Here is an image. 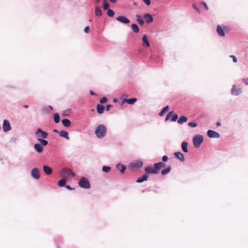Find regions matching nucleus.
<instances>
[{"label":"nucleus","instance_id":"f257e3e1","mask_svg":"<svg viewBox=\"0 0 248 248\" xmlns=\"http://www.w3.org/2000/svg\"><path fill=\"white\" fill-rule=\"evenodd\" d=\"M107 133V128L104 124H99L95 131V134L98 138H103L104 137Z\"/></svg>","mask_w":248,"mask_h":248},{"label":"nucleus","instance_id":"f03ea898","mask_svg":"<svg viewBox=\"0 0 248 248\" xmlns=\"http://www.w3.org/2000/svg\"><path fill=\"white\" fill-rule=\"evenodd\" d=\"M203 140L202 135H196L193 139V145L195 148H197L200 146Z\"/></svg>","mask_w":248,"mask_h":248},{"label":"nucleus","instance_id":"7ed1b4c3","mask_svg":"<svg viewBox=\"0 0 248 248\" xmlns=\"http://www.w3.org/2000/svg\"><path fill=\"white\" fill-rule=\"evenodd\" d=\"M61 176L66 177L71 175V176H75V173L69 168H64L61 170Z\"/></svg>","mask_w":248,"mask_h":248},{"label":"nucleus","instance_id":"20e7f679","mask_svg":"<svg viewBox=\"0 0 248 248\" xmlns=\"http://www.w3.org/2000/svg\"><path fill=\"white\" fill-rule=\"evenodd\" d=\"M78 185L80 187L83 188H89L90 187V185L88 180L83 177L78 182Z\"/></svg>","mask_w":248,"mask_h":248},{"label":"nucleus","instance_id":"39448f33","mask_svg":"<svg viewBox=\"0 0 248 248\" xmlns=\"http://www.w3.org/2000/svg\"><path fill=\"white\" fill-rule=\"evenodd\" d=\"M37 139H46L47 137L48 133L43 131L41 128H38L35 133Z\"/></svg>","mask_w":248,"mask_h":248},{"label":"nucleus","instance_id":"423d86ee","mask_svg":"<svg viewBox=\"0 0 248 248\" xmlns=\"http://www.w3.org/2000/svg\"><path fill=\"white\" fill-rule=\"evenodd\" d=\"M207 134L210 138H219L220 137V134L218 132L212 130H208Z\"/></svg>","mask_w":248,"mask_h":248},{"label":"nucleus","instance_id":"0eeeda50","mask_svg":"<svg viewBox=\"0 0 248 248\" xmlns=\"http://www.w3.org/2000/svg\"><path fill=\"white\" fill-rule=\"evenodd\" d=\"M31 176L35 179H38L40 177L39 169L37 168H33L31 171Z\"/></svg>","mask_w":248,"mask_h":248},{"label":"nucleus","instance_id":"6e6552de","mask_svg":"<svg viewBox=\"0 0 248 248\" xmlns=\"http://www.w3.org/2000/svg\"><path fill=\"white\" fill-rule=\"evenodd\" d=\"M242 93V89L240 88H236L235 85L232 86L231 93L233 95H238Z\"/></svg>","mask_w":248,"mask_h":248},{"label":"nucleus","instance_id":"1a4fd4ad","mask_svg":"<svg viewBox=\"0 0 248 248\" xmlns=\"http://www.w3.org/2000/svg\"><path fill=\"white\" fill-rule=\"evenodd\" d=\"M142 46L145 48L149 47L150 46L149 40L147 35L146 34L144 35L142 37Z\"/></svg>","mask_w":248,"mask_h":248},{"label":"nucleus","instance_id":"9d476101","mask_svg":"<svg viewBox=\"0 0 248 248\" xmlns=\"http://www.w3.org/2000/svg\"><path fill=\"white\" fill-rule=\"evenodd\" d=\"M2 129L4 132H7L11 130V127L8 121L4 120L3 122Z\"/></svg>","mask_w":248,"mask_h":248},{"label":"nucleus","instance_id":"9b49d317","mask_svg":"<svg viewBox=\"0 0 248 248\" xmlns=\"http://www.w3.org/2000/svg\"><path fill=\"white\" fill-rule=\"evenodd\" d=\"M143 165V163L140 160H137L130 164V167L131 168H139Z\"/></svg>","mask_w":248,"mask_h":248},{"label":"nucleus","instance_id":"f8f14e48","mask_svg":"<svg viewBox=\"0 0 248 248\" xmlns=\"http://www.w3.org/2000/svg\"><path fill=\"white\" fill-rule=\"evenodd\" d=\"M116 20L125 24H127L130 22V20L124 16H119L116 18Z\"/></svg>","mask_w":248,"mask_h":248},{"label":"nucleus","instance_id":"ddd939ff","mask_svg":"<svg viewBox=\"0 0 248 248\" xmlns=\"http://www.w3.org/2000/svg\"><path fill=\"white\" fill-rule=\"evenodd\" d=\"M174 155L176 157H177L178 159H179L181 161H184L185 160V158L184 155L180 152H177L174 153Z\"/></svg>","mask_w":248,"mask_h":248},{"label":"nucleus","instance_id":"4468645a","mask_svg":"<svg viewBox=\"0 0 248 248\" xmlns=\"http://www.w3.org/2000/svg\"><path fill=\"white\" fill-rule=\"evenodd\" d=\"M43 170H44V172L46 175H50L52 172V169L47 166H43Z\"/></svg>","mask_w":248,"mask_h":248},{"label":"nucleus","instance_id":"2eb2a0df","mask_svg":"<svg viewBox=\"0 0 248 248\" xmlns=\"http://www.w3.org/2000/svg\"><path fill=\"white\" fill-rule=\"evenodd\" d=\"M154 166H155V164H154ZM145 171L147 173H155V167H147L145 168Z\"/></svg>","mask_w":248,"mask_h":248},{"label":"nucleus","instance_id":"dca6fc26","mask_svg":"<svg viewBox=\"0 0 248 248\" xmlns=\"http://www.w3.org/2000/svg\"><path fill=\"white\" fill-rule=\"evenodd\" d=\"M34 148L35 151L39 153H42L43 151V147L39 143L35 144L34 146Z\"/></svg>","mask_w":248,"mask_h":248},{"label":"nucleus","instance_id":"f3484780","mask_svg":"<svg viewBox=\"0 0 248 248\" xmlns=\"http://www.w3.org/2000/svg\"><path fill=\"white\" fill-rule=\"evenodd\" d=\"M149 177V175L146 173L144 174L142 177L138 178L137 180V183H141L144 181H146Z\"/></svg>","mask_w":248,"mask_h":248},{"label":"nucleus","instance_id":"a211bd4d","mask_svg":"<svg viewBox=\"0 0 248 248\" xmlns=\"http://www.w3.org/2000/svg\"><path fill=\"white\" fill-rule=\"evenodd\" d=\"M144 18L147 23H150L153 20L152 16L149 14H146L144 16Z\"/></svg>","mask_w":248,"mask_h":248},{"label":"nucleus","instance_id":"6ab92c4d","mask_svg":"<svg viewBox=\"0 0 248 248\" xmlns=\"http://www.w3.org/2000/svg\"><path fill=\"white\" fill-rule=\"evenodd\" d=\"M165 166V164L163 162L156 163V173L159 172V170L161 168L164 167Z\"/></svg>","mask_w":248,"mask_h":248},{"label":"nucleus","instance_id":"aec40b11","mask_svg":"<svg viewBox=\"0 0 248 248\" xmlns=\"http://www.w3.org/2000/svg\"><path fill=\"white\" fill-rule=\"evenodd\" d=\"M217 31L219 35H220L221 36H225L224 31L222 29V28L219 25L217 26Z\"/></svg>","mask_w":248,"mask_h":248},{"label":"nucleus","instance_id":"412c9836","mask_svg":"<svg viewBox=\"0 0 248 248\" xmlns=\"http://www.w3.org/2000/svg\"><path fill=\"white\" fill-rule=\"evenodd\" d=\"M187 145H188V143L186 141L182 142V144H181L182 149L183 151V152H184L185 153L188 152Z\"/></svg>","mask_w":248,"mask_h":248},{"label":"nucleus","instance_id":"4be33fe9","mask_svg":"<svg viewBox=\"0 0 248 248\" xmlns=\"http://www.w3.org/2000/svg\"><path fill=\"white\" fill-rule=\"evenodd\" d=\"M59 134L61 137H63L67 140H68L69 139L68 137V133L66 131L61 130L59 132Z\"/></svg>","mask_w":248,"mask_h":248},{"label":"nucleus","instance_id":"5701e85b","mask_svg":"<svg viewBox=\"0 0 248 248\" xmlns=\"http://www.w3.org/2000/svg\"><path fill=\"white\" fill-rule=\"evenodd\" d=\"M62 124L65 127H69L71 125V122L70 120L67 119H64L62 120Z\"/></svg>","mask_w":248,"mask_h":248},{"label":"nucleus","instance_id":"b1692460","mask_svg":"<svg viewBox=\"0 0 248 248\" xmlns=\"http://www.w3.org/2000/svg\"><path fill=\"white\" fill-rule=\"evenodd\" d=\"M105 108L104 106L100 104L97 105V111L99 114H102L104 111Z\"/></svg>","mask_w":248,"mask_h":248},{"label":"nucleus","instance_id":"393cba45","mask_svg":"<svg viewBox=\"0 0 248 248\" xmlns=\"http://www.w3.org/2000/svg\"><path fill=\"white\" fill-rule=\"evenodd\" d=\"M116 167L122 173H123L126 169V167L121 164H117Z\"/></svg>","mask_w":248,"mask_h":248},{"label":"nucleus","instance_id":"a878e982","mask_svg":"<svg viewBox=\"0 0 248 248\" xmlns=\"http://www.w3.org/2000/svg\"><path fill=\"white\" fill-rule=\"evenodd\" d=\"M187 120V118L185 116H181L180 117V118L178 120L177 122L179 124H182L186 122Z\"/></svg>","mask_w":248,"mask_h":248},{"label":"nucleus","instance_id":"bb28decb","mask_svg":"<svg viewBox=\"0 0 248 248\" xmlns=\"http://www.w3.org/2000/svg\"><path fill=\"white\" fill-rule=\"evenodd\" d=\"M95 15L96 16H100L102 15L101 11L98 6L95 7Z\"/></svg>","mask_w":248,"mask_h":248},{"label":"nucleus","instance_id":"cd10ccee","mask_svg":"<svg viewBox=\"0 0 248 248\" xmlns=\"http://www.w3.org/2000/svg\"><path fill=\"white\" fill-rule=\"evenodd\" d=\"M136 17L137 18V20L139 22V23L141 25H143L144 24V21L142 19V17L139 15H136Z\"/></svg>","mask_w":248,"mask_h":248},{"label":"nucleus","instance_id":"c85d7f7f","mask_svg":"<svg viewBox=\"0 0 248 248\" xmlns=\"http://www.w3.org/2000/svg\"><path fill=\"white\" fill-rule=\"evenodd\" d=\"M124 101L129 104H133L137 101V99L135 98L130 99H125Z\"/></svg>","mask_w":248,"mask_h":248},{"label":"nucleus","instance_id":"c756f323","mask_svg":"<svg viewBox=\"0 0 248 248\" xmlns=\"http://www.w3.org/2000/svg\"><path fill=\"white\" fill-rule=\"evenodd\" d=\"M66 180L63 178L58 182V185L61 187L64 186L66 184Z\"/></svg>","mask_w":248,"mask_h":248},{"label":"nucleus","instance_id":"7c9ffc66","mask_svg":"<svg viewBox=\"0 0 248 248\" xmlns=\"http://www.w3.org/2000/svg\"><path fill=\"white\" fill-rule=\"evenodd\" d=\"M169 108V106H167L160 112L159 113V116H162L168 110Z\"/></svg>","mask_w":248,"mask_h":248},{"label":"nucleus","instance_id":"2f4dec72","mask_svg":"<svg viewBox=\"0 0 248 248\" xmlns=\"http://www.w3.org/2000/svg\"><path fill=\"white\" fill-rule=\"evenodd\" d=\"M37 140L42 145L46 146L48 144L47 141L43 139H37Z\"/></svg>","mask_w":248,"mask_h":248},{"label":"nucleus","instance_id":"473e14b6","mask_svg":"<svg viewBox=\"0 0 248 248\" xmlns=\"http://www.w3.org/2000/svg\"><path fill=\"white\" fill-rule=\"evenodd\" d=\"M170 170V166H169L166 169L163 170L161 171V174L163 175H166V174L169 173Z\"/></svg>","mask_w":248,"mask_h":248},{"label":"nucleus","instance_id":"72a5a7b5","mask_svg":"<svg viewBox=\"0 0 248 248\" xmlns=\"http://www.w3.org/2000/svg\"><path fill=\"white\" fill-rule=\"evenodd\" d=\"M131 28H132L133 31L137 33L140 31L138 26L136 24H132L131 25Z\"/></svg>","mask_w":248,"mask_h":248},{"label":"nucleus","instance_id":"f704fd0d","mask_svg":"<svg viewBox=\"0 0 248 248\" xmlns=\"http://www.w3.org/2000/svg\"><path fill=\"white\" fill-rule=\"evenodd\" d=\"M54 120L56 123H58L60 122V116L58 113H55L54 114Z\"/></svg>","mask_w":248,"mask_h":248},{"label":"nucleus","instance_id":"c9c22d12","mask_svg":"<svg viewBox=\"0 0 248 248\" xmlns=\"http://www.w3.org/2000/svg\"><path fill=\"white\" fill-rule=\"evenodd\" d=\"M109 6V4L107 2L106 0H103V8L104 10H107L108 9Z\"/></svg>","mask_w":248,"mask_h":248},{"label":"nucleus","instance_id":"e433bc0d","mask_svg":"<svg viewBox=\"0 0 248 248\" xmlns=\"http://www.w3.org/2000/svg\"><path fill=\"white\" fill-rule=\"evenodd\" d=\"M111 170V168L110 167L105 166H104L102 167V170L105 172H108Z\"/></svg>","mask_w":248,"mask_h":248},{"label":"nucleus","instance_id":"4c0bfd02","mask_svg":"<svg viewBox=\"0 0 248 248\" xmlns=\"http://www.w3.org/2000/svg\"><path fill=\"white\" fill-rule=\"evenodd\" d=\"M107 15L108 16H109L110 17H112L114 16V13L112 10H111L110 9H108V12H107Z\"/></svg>","mask_w":248,"mask_h":248},{"label":"nucleus","instance_id":"58836bf2","mask_svg":"<svg viewBox=\"0 0 248 248\" xmlns=\"http://www.w3.org/2000/svg\"><path fill=\"white\" fill-rule=\"evenodd\" d=\"M178 119V115L177 114H173L171 118V121L175 122Z\"/></svg>","mask_w":248,"mask_h":248},{"label":"nucleus","instance_id":"ea45409f","mask_svg":"<svg viewBox=\"0 0 248 248\" xmlns=\"http://www.w3.org/2000/svg\"><path fill=\"white\" fill-rule=\"evenodd\" d=\"M188 126L191 127H195L197 126V124L194 122H189L188 124Z\"/></svg>","mask_w":248,"mask_h":248},{"label":"nucleus","instance_id":"a19ab883","mask_svg":"<svg viewBox=\"0 0 248 248\" xmlns=\"http://www.w3.org/2000/svg\"><path fill=\"white\" fill-rule=\"evenodd\" d=\"M107 100L108 99L106 97H103L100 99V103L101 104H103L106 103L107 101Z\"/></svg>","mask_w":248,"mask_h":248},{"label":"nucleus","instance_id":"79ce46f5","mask_svg":"<svg viewBox=\"0 0 248 248\" xmlns=\"http://www.w3.org/2000/svg\"><path fill=\"white\" fill-rule=\"evenodd\" d=\"M173 113V111H170V112H169L167 114V116H166V119H165V121H168L170 118V115Z\"/></svg>","mask_w":248,"mask_h":248},{"label":"nucleus","instance_id":"37998d69","mask_svg":"<svg viewBox=\"0 0 248 248\" xmlns=\"http://www.w3.org/2000/svg\"><path fill=\"white\" fill-rule=\"evenodd\" d=\"M230 57L232 58V61L234 62H236L237 60V59L236 58V57L234 55H231L230 56Z\"/></svg>","mask_w":248,"mask_h":248},{"label":"nucleus","instance_id":"c03bdc74","mask_svg":"<svg viewBox=\"0 0 248 248\" xmlns=\"http://www.w3.org/2000/svg\"><path fill=\"white\" fill-rule=\"evenodd\" d=\"M242 80L245 83L246 85H248V78H243Z\"/></svg>","mask_w":248,"mask_h":248},{"label":"nucleus","instance_id":"a18cd8bd","mask_svg":"<svg viewBox=\"0 0 248 248\" xmlns=\"http://www.w3.org/2000/svg\"><path fill=\"white\" fill-rule=\"evenodd\" d=\"M168 157L167 155H165L162 157V161L163 162H166L168 160Z\"/></svg>","mask_w":248,"mask_h":248},{"label":"nucleus","instance_id":"49530a36","mask_svg":"<svg viewBox=\"0 0 248 248\" xmlns=\"http://www.w3.org/2000/svg\"><path fill=\"white\" fill-rule=\"evenodd\" d=\"M90 31V28L89 26H87L84 28V31L86 33H88Z\"/></svg>","mask_w":248,"mask_h":248},{"label":"nucleus","instance_id":"de8ad7c7","mask_svg":"<svg viewBox=\"0 0 248 248\" xmlns=\"http://www.w3.org/2000/svg\"><path fill=\"white\" fill-rule=\"evenodd\" d=\"M193 8L196 10L199 13H200V9L195 5V4H193Z\"/></svg>","mask_w":248,"mask_h":248},{"label":"nucleus","instance_id":"09e8293b","mask_svg":"<svg viewBox=\"0 0 248 248\" xmlns=\"http://www.w3.org/2000/svg\"><path fill=\"white\" fill-rule=\"evenodd\" d=\"M143 1L147 5H149L151 4L150 0H143Z\"/></svg>","mask_w":248,"mask_h":248},{"label":"nucleus","instance_id":"8fccbe9b","mask_svg":"<svg viewBox=\"0 0 248 248\" xmlns=\"http://www.w3.org/2000/svg\"><path fill=\"white\" fill-rule=\"evenodd\" d=\"M202 5H203V6L204 7V8H205V9L206 10H208V6H207L206 3L205 2H202Z\"/></svg>","mask_w":248,"mask_h":248},{"label":"nucleus","instance_id":"3c124183","mask_svg":"<svg viewBox=\"0 0 248 248\" xmlns=\"http://www.w3.org/2000/svg\"><path fill=\"white\" fill-rule=\"evenodd\" d=\"M112 106L111 105H107V106H106V110L107 111H108L109 110L110 108L111 107H112Z\"/></svg>","mask_w":248,"mask_h":248},{"label":"nucleus","instance_id":"603ef678","mask_svg":"<svg viewBox=\"0 0 248 248\" xmlns=\"http://www.w3.org/2000/svg\"><path fill=\"white\" fill-rule=\"evenodd\" d=\"M66 188L69 190H72V188L69 186H66Z\"/></svg>","mask_w":248,"mask_h":248},{"label":"nucleus","instance_id":"864d4df0","mask_svg":"<svg viewBox=\"0 0 248 248\" xmlns=\"http://www.w3.org/2000/svg\"><path fill=\"white\" fill-rule=\"evenodd\" d=\"M109 0L112 3H115L116 1V0Z\"/></svg>","mask_w":248,"mask_h":248},{"label":"nucleus","instance_id":"5fc2aeb1","mask_svg":"<svg viewBox=\"0 0 248 248\" xmlns=\"http://www.w3.org/2000/svg\"><path fill=\"white\" fill-rule=\"evenodd\" d=\"M221 125V123L219 122H218L217 123V126H220Z\"/></svg>","mask_w":248,"mask_h":248},{"label":"nucleus","instance_id":"6e6d98bb","mask_svg":"<svg viewBox=\"0 0 248 248\" xmlns=\"http://www.w3.org/2000/svg\"><path fill=\"white\" fill-rule=\"evenodd\" d=\"M90 93L92 94V95H94L95 94V93L92 91H90Z\"/></svg>","mask_w":248,"mask_h":248},{"label":"nucleus","instance_id":"4d7b16f0","mask_svg":"<svg viewBox=\"0 0 248 248\" xmlns=\"http://www.w3.org/2000/svg\"><path fill=\"white\" fill-rule=\"evenodd\" d=\"M28 107H29V106H28V105H24V106H23V107H24V108H28Z\"/></svg>","mask_w":248,"mask_h":248},{"label":"nucleus","instance_id":"13d9d810","mask_svg":"<svg viewBox=\"0 0 248 248\" xmlns=\"http://www.w3.org/2000/svg\"><path fill=\"white\" fill-rule=\"evenodd\" d=\"M53 131H54V132H56V133H58V130H57V129H54V130H53Z\"/></svg>","mask_w":248,"mask_h":248},{"label":"nucleus","instance_id":"bf43d9fd","mask_svg":"<svg viewBox=\"0 0 248 248\" xmlns=\"http://www.w3.org/2000/svg\"><path fill=\"white\" fill-rule=\"evenodd\" d=\"M117 101V99L116 98H114V99H113V102H116Z\"/></svg>","mask_w":248,"mask_h":248},{"label":"nucleus","instance_id":"052dcab7","mask_svg":"<svg viewBox=\"0 0 248 248\" xmlns=\"http://www.w3.org/2000/svg\"><path fill=\"white\" fill-rule=\"evenodd\" d=\"M100 1V0H95V1L97 3H98L99 2V1Z\"/></svg>","mask_w":248,"mask_h":248}]
</instances>
